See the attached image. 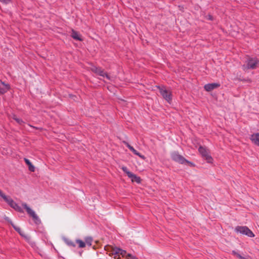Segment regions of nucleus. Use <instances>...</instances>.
I'll use <instances>...</instances> for the list:
<instances>
[{
  "label": "nucleus",
  "instance_id": "obj_1",
  "mask_svg": "<svg viewBox=\"0 0 259 259\" xmlns=\"http://www.w3.org/2000/svg\"><path fill=\"white\" fill-rule=\"evenodd\" d=\"M0 196L15 210L21 212L22 209L10 197L6 195L0 190Z\"/></svg>",
  "mask_w": 259,
  "mask_h": 259
},
{
  "label": "nucleus",
  "instance_id": "obj_2",
  "mask_svg": "<svg viewBox=\"0 0 259 259\" xmlns=\"http://www.w3.org/2000/svg\"><path fill=\"white\" fill-rule=\"evenodd\" d=\"M235 231L237 233L245 235L249 237H253L254 236L253 232L245 226H237L235 228Z\"/></svg>",
  "mask_w": 259,
  "mask_h": 259
},
{
  "label": "nucleus",
  "instance_id": "obj_3",
  "mask_svg": "<svg viewBox=\"0 0 259 259\" xmlns=\"http://www.w3.org/2000/svg\"><path fill=\"white\" fill-rule=\"evenodd\" d=\"M198 150L204 159H205L208 163H212L213 159L210 156L209 152L206 148L201 146L199 148Z\"/></svg>",
  "mask_w": 259,
  "mask_h": 259
},
{
  "label": "nucleus",
  "instance_id": "obj_4",
  "mask_svg": "<svg viewBox=\"0 0 259 259\" xmlns=\"http://www.w3.org/2000/svg\"><path fill=\"white\" fill-rule=\"evenodd\" d=\"M107 250L108 251H111L112 254L115 255H121L122 256L125 257L126 259V256H127V254L125 250H123L121 248L118 247H106Z\"/></svg>",
  "mask_w": 259,
  "mask_h": 259
},
{
  "label": "nucleus",
  "instance_id": "obj_5",
  "mask_svg": "<svg viewBox=\"0 0 259 259\" xmlns=\"http://www.w3.org/2000/svg\"><path fill=\"white\" fill-rule=\"evenodd\" d=\"M172 159L176 162H178L181 164L188 163L191 166H193V163L187 161L182 156L180 155L177 152H173L171 155Z\"/></svg>",
  "mask_w": 259,
  "mask_h": 259
},
{
  "label": "nucleus",
  "instance_id": "obj_6",
  "mask_svg": "<svg viewBox=\"0 0 259 259\" xmlns=\"http://www.w3.org/2000/svg\"><path fill=\"white\" fill-rule=\"evenodd\" d=\"M121 168L122 170L127 175L128 177L131 179L133 183L136 182L138 184H140L141 183V178L129 171L126 167L122 166Z\"/></svg>",
  "mask_w": 259,
  "mask_h": 259
},
{
  "label": "nucleus",
  "instance_id": "obj_7",
  "mask_svg": "<svg viewBox=\"0 0 259 259\" xmlns=\"http://www.w3.org/2000/svg\"><path fill=\"white\" fill-rule=\"evenodd\" d=\"M22 206L26 209L27 213L32 218L35 223L38 224L40 223V219L33 210L29 207L26 203H23Z\"/></svg>",
  "mask_w": 259,
  "mask_h": 259
},
{
  "label": "nucleus",
  "instance_id": "obj_8",
  "mask_svg": "<svg viewBox=\"0 0 259 259\" xmlns=\"http://www.w3.org/2000/svg\"><path fill=\"white\" fill-rule=\"evenodd\" d=\"M159 92L163 98L170 103L171 100V94L169 90H166L164 87L159 88Z\"/></svg>",
  "mask_w": 259,
  "mask_h": 259
},
{
  "label": "nucleus",
  "instance_id": "obj_9",
  "mask_svg": "<svg viewBox=\"0 0 259 259\" xmlns=\"http://www.w3.org/2000/svg\"><path fill=\"white\" fill-rule=\"evenodd\" d=\"M91 70L97 74L103 77H106L109 80H111L110 77L100 68H98L96 66H93L91 67Z\"/></svg>",
  "mask_w": 259,
  "mask_h": 259
},
{
  "label": "nucleus",
  "instance_id": "obj_10",
  "mask_svg": "<svg viewBox=\"0 0 259 259\" xmlns=\"http://www.w3.org/2000/svg\"><path fill=\"white\" fill-rule=\"evenodd\" d=\"M258 60L256 58H252L247 61V68L254 69L258 63Z\"/></svg>",
  "mask_w": 259,
  "mask_h": 259
},
{
  "label": "nucleus",
  "instance_id": "obj_11",
  "mask_svg": "<svg viewBox=\"0 0 259 259\" xmlns=\"http://www.w3.org/2000/svg\"><path fill=\"white\" fill-rule=\"evenodd\" d=\"M220 86V84L218 83H212L205 84L204 89L206 91H211Z\"/></svg>",
  "mask_w": 259,
  "mask_h": 259
},
{
  "label": "nucleus",
  "instance_id": "obj_12",
  "mask_svg": "<svg viewBox=\"0 0 259 259\" xmlns=\"http://www.w3.org/2000/svg\"><path fill=\"white\" fill-rule=\"evenodd\" d=\"M126 146L129 148V149L135 155L139 156L142 159H145V157L141 154L139 152H138L136 150H135L133 147L131 146L128 143L125 142Z\"/></svg>",
  "mask_w": 259,
  "mask_h": 259
},
{
  "label": "nucleus",
  "instance_id": "obj_13",
  "mask_svg": "<svg viewBox=\"0 0 259 259\" xmlns=\"http://www.w3.org/2000/svg\"><path fill=\"white\" fill-rule=\"evenodd\" d=\"M10 87L9 84H5L4 82L0 81V94H3L9 89Z\"/></svg>",
  "mask_w": 259,
  "mask_h": 259
},
{
  "label": "nucleus",
  "instance_id": "obj_14",
  "mask_svg": "<svg viewBox=\"0 0 259 259\" xmlns=\"http://www.w3.org/2000/svg\"><path fill=\"white\" fill-rule=\"evenodd\" d=\"M250 139L253 143L259 146V133L252 135Z\"/></svg>",
  "mask_w": 259,
  "mask_h": 259
},
{
  "label": "nucleus",
  "instance_id": "obj_15",
  "mask_svg": "<svg viewBox=\"0 0 259 259\" xmlns=\"http://www.w3.org/2000/svg\"><path fill=\"white\" fill-rule=\"evenodd\" d=\"M71 36L74 39L79 41H81L82 40L80 35L75 31H72Z\"/></svg>",
  "mask_w": 259,
  "mask_h": 259
},
{
  "label": "nucleus",
  "instance_id": "obj_16",
  "mask_svg": "<svg viewBox=\"0 0 259 259\" xmlns=\"http://www.w3.org/2000/svg\"><path fill=\"white\" fill-rule=\"evenodd\" d=\"M24 161L26 164L28 165L29 170L31 171H34L35 170V167L32 165L29 160L25 158Z\"/></svg>",
  "mask_w": 259,
  "mask_h": 259
},
{
  "label": "nucleus",
  "instance_id": "obj_17",
  "mask_svg": "<svg viewBox=\"0 0 259 259\" xmlns=\"http://www.w3.org/2000/svg\"><path fill=\"white\" fill-rule=\"evenodd\" d=\"M76 242L78 244L79 247L80 248L84 247L85 246V243L81 240L77 239L76 240Z\"/></svg>",
  "mask_w": 259,
  "mask_h": 259
},
{
  "label": "nucleus",
  "instance_id": "obj_18",
  "mask_svg": "<svg viewBox=\"0 0 259 259\" xmlns=\"http://www.w3.org/2000/svg\"><path fill=\"white\" fill-rule=\"evenodd\" d=\"M64 241L69 246H73V247L75 246L74 243L72 241H71V240H70L68 239L65 238Z\"/></svg>",
  "mask_w": 259,
  "mask_h": 259
},
{
  "label": "nucleus",
  "instance_id": "obj_19",
  "mask_svg": "<svg viewBox=\"0 0 259 259\" xmlns=\"http://www.w3.org/2000/svg\"><path fill=\"white\" fill-rule=\"evenodd\" d=\"M85 244L89 246H91L92 245V239L91 237H87L85 239Z\"/></svg>",
  "mask_w": 259,
  "mask_h": 259
},
{
  "label": "nucleus",
  "instance_id": "obj_20",
  "mask_svg": "<svg viewBox=\"0 0 259 259\" xmlns=\"http://www.w3.org/2000/svg\"><path fill=\"white\" fill-rule=\"evenodd\" d=\"M13 227L16 230V231H17L20 234V235H21L22 236H24L23 232L21 231V229L19 227L15 226L14 225Z\"/></svg>",
  "mask_w": 259,
  "mask_h": 259
},
{
  "label": "nucleus",
  "instance_id": "obj_21",
  "mask_svg": "<svg viewBox=\"0 0 259 259\" xmlns=\"http://www.w3.org/2000/svg\"><path fill=\"white\" fill-rule=\"evenodd\" d=\"M13 118L19 124H21L23 122L21 119L17 117L15 115H13Z\"/></svg>",
  "mask_w": 259,
  "mask_h": 259
},
{
  "label": "nucleus",
  "instance_id": "obj_22",
  "mask_svg": "<svg viewBox=\"0 0 259 259\" xmlns=\"http://www.w3.org/2000/svg\"><path fill=\"white\" fill-rule=\"evenodd\" d=\"M126 259H138L136 256L132 255L131 254H128L126 256Z\"/></svg>",
  "mask_w": 259,
  "mask_h": 259
},
{
  "label": "nucleus",
  "instance_id": "obj_23",
  "mask_svg": "<svg viewBox=\"0 0 259 259\" xmlns=\"http://www.w3.org/2000/svg\"><path fill=\"white\" fill-rule=\"evenodd\" d=\"M233 253L236 255L237 257H238L239 259H247L244 258V257L240 255L239 254L236 253L235 252L233 251Z\"/></svg>",
  "mask_w": 259,
  "mask_h": 259
},
{
  "label": "nucleus",
  "instance_id": "obj_24",
  "mask_svg": "<svg viewBox=\"0 0 259 259\" xmlns=\"http://www.w3.org/2000/svg\"><path fill=\"white\" fill-rule=\"evenodd\" d=\"M0 2L4 4H7L10 2V0H0Z\"/></svg>",
  "mask_w": 259,
  "mask_h": 259
}]
</instances>
